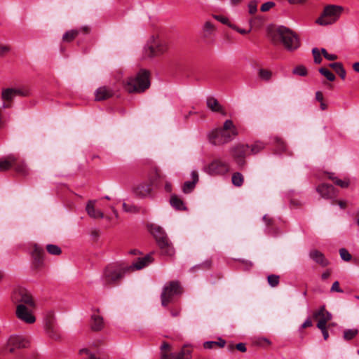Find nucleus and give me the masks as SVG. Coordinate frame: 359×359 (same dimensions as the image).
I'll list each match as a JSON object with an SVG mask.
<instances>
[{
	"mask_svg": "<svg viewBox=\"0 0 359 359\" xmlns=\"http://www.w3.org/2000/svg\"><path fill=\"white\" fill-rule=\"evenodd\" d=\"M123 209L125 212L130 213H137L139 212V208L137 206L126 203H123Z\"/></svg>",
	"mask_w": 359,
	"mask_h": 359,
	"instance_id": "a18cd8bd",
	"label": "nucleus"
},
{
	"mask_svg": "<svg viewBox=\"0 0 359 359\" xmlns=\"http://www.w3.org/2000/svg\"><path fill=\"white\" fill-rule=\"evenodd\" d=\"M161 359H191V349L184 346L181 351L177 354L171 352V346L167 342L161 346Z\"/></svg>",
	"mask_w": 359,
	"mask_h": 359,
	"instance_id": "423d86ee",
	"label": "nucleus"
},
{
	"mask_svg": "<svg viewBox=\"0 0 359 359\" xmlns=\"http://www.w3.org/2000/svg\"><path fill=\"white\" fill-rule=\"evenodd\" d=\"M152 191V184L151 183H142L136 187L135 193L140 198H147L151 196Z\"/></svg>",
	"mask_w": 359,
	"mask_h": 359,
	"instance_id": "412c9836",
	"label": "nucleus"
},
{
	"mask_svg": "<svg viewBox=\"0 0 359 359\" xmlns=\"http://www.w3.org/2000/svg\"><path fill=\"white\" fill-rule=\"evenodd\" d=\"M149 229L151 233L155 237L158 245L161 243L162 241H164L168 239L166 233L160 226L152 224L149 226Z\"/></svg>",
	"mask_w": 359,
	"mask_h": 359,
	"instance_id": "6ab92c4d",
	"label": "nucleus"
},
{
	"mask_svg": "<svg viewBox=\"0 0 359 359\" xmlns=\"http://www.w3.org/2000/svg\"><path fill=\"white\" fill-rule=\"evenodd\" d=\"M15 96L27 97L29 95V90L26 87H21L18 88H13Z\"/></svg>",
	"mask_w": 359,
	"mask_h": 359,
	"instance_id": "37998d69",
	"label": "nucleus"
},
{
	"mask_svg": "<svg viewBox=\"0 0 359 359\" xmlns=\"http://www.w3.org/2000/svg\"><path fill=\"white\" fill-rule=\"evenodd\" d=\"M275 142H276V148L280 151H284L286 150L287 149V145L285 143V142L280 137H276L275 138Z\"/></svg>",
	"mask_w": 359,
	"mask_h": 359,
	"instance_id": "de8ad7c7",
	"label": "nucleus"
},
{
	"mask_svg": "<svg viewBox=\"0 0 359 359\" xmlns=\"http://www.w3.org/2000/svg\"><path fill=\"white\" fill-rule=\"evenodd\" d=\"M150 86L149 72L145 69L140 70L135 77L128 78L124 88L129 93H141Z\"/></svg>",
	"mask_w": 359,
	"mask_h": 359,
	"instance_id": "20e7f679",
	"label": "nucleus"
},
{
	"mask_svg": "<svg viewBox=\"0 0 359 359\" xmlns=\"http://www.w3.org/2000/svg\"><path fill=\"white\" fill-rule=\"evenodd\" d=\"M216 346V341H205L203 344V347L206 349H211Z\"/></svg>",
	"mask_w": 359,
	"mask_h": 359,
	"instance_id": "4d7b16f0",
	"label": "nucleus"
},
{
	"mask_svg": "<svg viewBox=\"0 0 359 359\" xmlns=\"http://www.w3.org/2000/svg\"><path fill=\"white\" fill-rule=\"evenodd\" d=\"M164 182V191L167 193H170L172 191V182L167 180L166 177L163 180Z\"/></svg>",
	"mask_w": 359,
	"mask_h": 359,
	"instance_id": "603ef678",
	"label": "nucleus"
},
{
	"mask_svg": "<svg viewBox=\"0 0 359 359\" xmlns=\"http://www.w3.org/2000/svg\"><path fill=\"white\" fill-rule=\"evenodd\" d=\"M17 158H0V171L13 168L17 172L26 175L27 169L23 162H17Z\"/></svg>",
	"mask_w": 359,
	"mask_h": 359,
	"instance_id": "f8f14e48",
	"label": "nucleus"
},
{
	"mask_svg": "<svg viewBox=\"0 0 359 359\" xmlns=\"http://www.w3.org/2000/svg\"><path fill=\"white\" fill-rule=\"evenodd\" d=\"M150 183L156 187H159L160 181L165 180V176L162 175L160 170L155 168L154 172L150 175Z\"/></svg>",
	"mask_w": 359,
	"mask_h": 359,
	"instance_id": "a878e982",
	"label": "nucleus"
},
{
	"mask_svg": "<svg viewBox=\"0 0 359 359\" xmlns=\"http://www.w3.org/2000/svg\"><path fill=\"white\" fill-rule=\"evenodd\" d=\"M45 330L48 335L53 339L57 341L60 339L61 335L57 325L46 327Z\"/></svg>",
	"mask_w": 359,
	"mask_h": 359,
	"instance_id": "c85d7f7f",
	"label": "nucleus"
},
{
	"mask_svg": "<svg viewBox=\"0 0 359 359\" xmlns=\"http://www.w3.org/2000/svg\"><path fill=\"white\" fill-rule=\"evenodd\" d=\"M11 299L16 306L20 304H22L24 306H35V302L31 293L23 287L15 288L13 292Z\"/></svg>",
	"mask_w": 359,
	"mask_h": 359,
	"instance_id": "0eeeda50",
	"label": "nucleus"
},
{
	"mask_svg": "<svg viewBox=\"0 0 359 359\" xmlns=\"http://www.w3.org/2000/svg\"><path fill=\"white\" fill-rule=\"evenodd\" d=\"M215 18L222 22V24L227 25L229 26V24H231L229 22V20L227 18L222 16V15H215Z\"/></svg>",
	"mask_w": 359,
	"mask_h": 359,
	"instance_id": "5fc2aeb1",
	"label": "nucleus"
},
{
	"mask_svg": "<svg viewBox=\"0 0 359 359\" xmlns=\"http://www.w3.org/2000/svg\"><path fill=\"white\" fill-rule=\"evenodd\" d=\"M43 253L44 251L41 247L37 245L36 244L34 245L32 256L36 261L41 262Z\"/></svg>",
	"mask_w": 359,
	"mask_h": 359,
	"instance_id": "f704fd0d",
	"label": "nucleus"
},
{
	"mask_svg": "<svg viewBox=\"0 0 359 359\" xmlns=\"http://www.w3.org/2000/svg\"><path fill=\"white\" fill-rule=\"evenodd\" d=\"M181 292L182 288L177 281H171L165 285L161 295L162 306H167L172 301L173 297Z\"/></svg>",
	"mask_w": 359,
	"mask_h": 359,
	"instance_id": "6e6552de",
	"label": "nucleus"
},
{
	"mask_svg": "<svg viewBox=\"0 0 359 359\" xmlns=\"http://www.w3.org/2000/svg\"><path fill=\"white\" fill-rule=\"evenodd\" d=\"M55 325H57L55 323L54 313L52 311H48L44 319V327L46 328Z\"/></svg>",
	"mask_w": 359,
	"mask_h": 359,
	"instance_id": "e433bc0d",
	"label": "nucleus"
},
{
	"mask_svg": "<svg viewBox=\"0 0 359 359\" xmlns=\"http://www.w3.org/2000/svg\"><path fill=\"white\" fill-rule=\"evenodd\" d=\"M229 27H230L231 28L236 30L238 33L241 34H246L248 33H249L250 32V30H245V29H241L239 27H238L237 26H236L235 25H233V24H229Z\"/></svg>",
	"mask_w": 359,
	"mask_h": 359,
	"instance_id": "6e6d98bb",
	"label": "nucleus"
},
{
	"mask_svg": "<svg viewBox=\"0 0 359 359\" xmlns=\"http://www.w3.org/2000/svg\"><path fill=\"white\" fill-rule=\"evenodd\" d=\"M226 341L225 340L222 339V338H219L218 341H216V346H218L220 348H222L225 346Z\"/></svg>",
	"mask_w": 359,
	"mask_h": 359,
	"instance_id": "0e129e2a",
	"label": "nucleus"
},
{
	"mask_svg": "<svg viewBox=\"0 0 359 359\" xmlns=\"http://www.w3.org/2000/svg\"><path fill=\"white\" fill-rule=\"evenodd\" d=\"M46 250L49 254L53 255H59L62 252L60 248L53 244L47 245Z\"/></svg>",
	"mask_w": 359,
	"mask_h": 359,
	"instance_id": "79ce46f5",
	"label": "nucleus"
},
{
	"mask_svg": "<svg viewBox=\"0 0 359 359\" xmlns=\"http://www.w3.org/2000/svg\"><path fill=\"white\" fill-rule=\"evenodd\" d=\"M358 334V330L356 328L346 329L343 332V339L346 341H350L355 338Z\"/></svg>",
	"mask_w": 359,
	"mask_h": 359,
	"instance_id": "c9c22d12",
	"label": "nucleus"
},
{
	"mask_svg": "<svg viewBox=\"0 0 359 359\" xmlns=\"http://www.w3.org/2000/svg\"><path fill=\"white\" fill-rule=\"evenodd\" d=\"M309 256L314 262L322 267H325L330 264V262L325 257L324 254L318 250L313 249L310 250Z\"/></svg>",
	"mask_w": 359,
	"mask_h": 359,
	"instance_id": "f3484780",
	"label": "nucleus"
},
{
	"mask_svg": "<svg viewBox=\"0 0 359 359\" xmlns=\"http://www.w3.org/2000/svg\"><path fill=\"white\" fill-rule=\"evenodd\" d=\"M312 53L313 55L314 62L316 64H320L322 61V57L320 56V53L318 48H315L312 50Z\"/></svg>",
	"mask_w": 359,
	"mask_h": 359,
	"instance_id": "3c124183",
	"label": "nucleus"
},
{
	"mask_svg": "<svg viewBox=\"0 0 359 359\" xmlns=\"http://www.w3.org/2000/svg\"><path fill=\"white\" fill-rule=\"evenodd\" d=\"M236 155L238 156H249L250 146L248 144H238L234 147Z\"/></svg>",
	"mask_w": 359,
	"mask_h": 359,
	"instance_id": "473e14b6",
	"label": "nucleus"
},
{
	"mask_svg": "<svg viewBox=\"0 0 359 359\" xmlns=\"http://www.w3.org/2000/svg\"><path fill=\"white\" fill-rule=\"evenodd\" d=\"M332 292H343V290L339 287V283L338 281H335L331 287Z\"/></svg>",
	"mask_w": 359,
	"mask_h": 359,
	"instance_id": "13d9d810",
	"label": "nucleus"
},
{
	"mask_svg": "<svg viewBox=\"0 0 359 359\" xmlns=\"http://www.w3.org/2000/svg\"><path fill=\"white\" fill-rule=\"evenodd\" d=\"M314 318H319L317 323L318 328H323L324 325L332 319V314L326 311L325 306H321L320 309L313 313Z\"/></svg>",
	"mask_w": 359,
	"mask_h": 359,
	"instance_id": "2eb2a0df",
	"label": "nucleus"
},
{
	"mask_svg": "<svg viewBox=\"0 0 359 359\" xmlns=\"http://www.w3.org/2000/svg\"><path fill=\"white\" fill-rule=\"evenodd\" d=\"M328 178L334 182V183L341 187V188H347L349 186L350 182L349 180L345 178L344 180L339 179L335 177L334 173H328Z\"/></svg>",
	"mask_w": 359,
	"mask_h": 359,
	"instance_id": "cd10ccee",
	"label": "nucleus"
},
{
	"mask_svg": "<svg viewBox=\"0 0 359 359\" xmlns=\"http://www.w3.org/2000/svg\"><path fill=\"white\" fill-rule=\"evenodd\" d=\"M169 48L168 43L163 40H158L153 45L145 48V55L148 57H158L165 53Z\"/></svg>",
	"mask_w": 359,
	"mask_h": 359,
	"instance_id": "9d476101",
	"label": "nucleus"
},
{
	"mask_svg": "<svg viewBox=\"0 0 359 359\" xmlns=\"http://www.w3.org/2000/svg\"><path fill=\"white\" fill-rule=\"evenodd\" d=\"M229 169L228 165L220 158H215L205 167V171L210 175H224L229 171Z\"/></svg>",
	"mask_w": 359,
	"mask_h": 359,
	"instance_id": "ddd939ff",
	"label": "nucleus"
},
{
	"mask_svg": "<svg viewBox=\"0 0 359 359\" xmlns=\"http://www.w3.org/2000/svg\"><path fill=\"white\" fill-rule=\"evenodd\" d=\"M319 329H320V330H321V332H322V334H323V338H324V339H325V340H327V339H328V337H329V334H328V332H327V329H326V325H324V326H323V328H319Z\"/></svg>",
	"mask_w": 359,
	"mask_h": 359,
	"instance_id": "bf43d9fd",
	"label": "nucleus"
},
{
	"mask_svg": "<svg viewBox=\"0 0 359 359\" xmlns=\"http://www.w3.org/2000/svg\"><path fill=\"white\" fill-rule=\"evenodd\" d=\"M275 6V4L272 1H268L264 4H263L261 6V11L262 12H266L270 10L271 8H273Z\"/></svg>",
	"mask_w": 359,
	"mask_h": 359,
	"instance_id": "864d4df0",
	"label": "nucleus"
},
{
	"mask_svg": "<svg viewBox=\"0 0 359 359\" xmlns=\"http://www.w3.org/2000/svg\"><path fill=\"white\" fill-rule=\"evenodd\" d=\"M191 181H187L182 186V191L184 194L191 193L195 188L196 183L198 182V175L196 170H193L191 173Z\"/></svg>",
	"mask_w": 359,
	"mask_h": 359,
	"instance_id": "5701e85b",
	"label": "nucleus"
},
{
	"mask_svg": "<svg viewBox=\"0 0 359 359\" xmlns=\"http://www.w3.org/2000/svg\"><path fill=\"white\" fill-rule=\"evenodd\" d=\"M215 30V27L212 22L209 21L205 22L203 28V36L205 38L210 37L214 34Z\"/></svg>",
	"mask_w": 359,
	"mask_h": 359,
	"instance_id": "2f4dec72",
	"label": "nucleus"
},
{
	"mask_svg": "<svg viewBox=\"0 0 359 359\" xmlns=\"http://www.w3.org/2000/svg\"><path fill=\"white\" fill-rule=\"evenodd\" d=\"M269 36L273 43L280 42L288 51L299 48L301 42L298 35L290 29L280 26L269 32Z\"/></svg>",
	"mask_w": 359,
	"mask_h": 359,
	"instance_id": "f257e3e1",
	"label": "nucleus"
},
{
	"mask_svg": "<svg viewBox=\"0 0 359 359\" xmlns=\"http://www.w3.org/2000/svg\"><path fill=\"white\" fill-rule=\"evenodd\" d=\"M114 90L107 86L98 88L95 93V99L96 101H102L111 97L114 95Z\"/></svg>",
	"mask_w": 359,
	"mask_h": 359,
	"instance_id": "aec40b11",
	"label": "nucleus"
},
{
	"mask_svg": "<svg viewBox=\"0 0 359 359\" xmlns=\"http://www.w3.org/2000/svg\"><path fill=\"white\" fill-rule=\"evenodd\" d=\"M257 11V1L255 0L250 1L248 4V11L249 13L252 15L255 14Z\"/></svg>",
	"mask_w": 359,
	"mask_h": 359,
	"instance_id": "8fccbe9b",
	"label": "nucleus"
},
{
	"mask_svg": "<svg viewBox=\"0 0 359 359\" xmlns=\"http://www.w3.org/2000/svg\"><path fill=\"white\" fill-rule=\"evenodd\" d=\"M238 135V130L233 121L226 120L221 128L211 131L208 137L210 143L215 145H221L229 142Z\"/></svg>",
	"mask_w": 359,
	"mask_h": 359,
	"instance_id": "7ed1b4c3",
	"label": "nucleus"
},
{
	"mask_svg": "<svg viewBox=\"0 0 359 359\" xmlns=\"http://www.w3.org/2000/svg\"><path fill=\"white\" fill-rule=\"evenodd\" d=\"M258 76L262 81H269L273 76V72L267 69H259L258 70Z\"/></svg>",
	"mask_w": 359,
	"mask_h": 359,
	"instance_id": "72a5a7b5",
	"label": "nucleus"
},
{
	"mask_svg": "<svg viewBox=\"0 0 359 359\" xmlns=\"http://www.w3.org/2000/svg\"><path fill=\"white\" fill-rule=\"evenodd\" d=\"M236 348H237L238 351H241V352H243V353H244V352H245V351H246L245 344H243V343H239V344H236Z\"/></svg>",
	"mask_w": 359,
	"mask_h": 359,
	"instance_id": "052dcab7",
	"label": "nucleus"
},
{
	"mask_svg": "<svg viewBox=\"0 0 359 359\" xmlns=\"http://www.w3.org/2000/svg\"><path fill=\"white\" fill-rule=\"evenodd\" d=\"M28 341L22 336L12 334L8 337L3 345V348L10 353H14L15 350L26 348Z\"/></svg>",
	"mask_w": 359,
	"mask_h": 359,
	"instance_id": "1a4fd4ad",
	"label": "nucleus"
},
{
	"mask_svg": "<svg viewBox=\"0 0 359 359\" xmlns=\"http://www.w3.org/2000/svg\"><path fill=\"white\" fill-rule=\"evenodd\" d=\"M79 31L77 29H71L66 32L62 36V41L64 42H71L76 39L79 35Z\"/></svg>",
	"mask_w": 359,
	"mask_h": 359,
	"instance_id": "7c9ffc66",
	"label": "nucleus"
},
{
	"mask_svg": "<svg viewBox=\"0 0 359 359\" xmlns=\"http://www.w3.org/2000/svg\"><path fill=\"white\" fill-rule=\"evenodd\" d=\"M319 72L330 81H333L335 79V76L329 69L325 67L320 68Z\"/></svg>",
	"mask_w": 359,
	"mask_h": 359,
	"instance_id": "49530a36",
	"label": "nucleus"
},
{
	"mask_svg": "<svg viewBox=\"0 0 359 359\" xmlns=\"http://www.w3.org/2000/svg\"><path fill=\"white\" fill-rule=\"evenodd\" d=\"M330 67L333 69L335 72L342 79H345L346 72L341 62H334L330 65Z\"/></svg>",
	"mask_w": 359,
	"mask_h": 359,
	"instance_id": "c756f323",
	"label": "nucleus"
},
{
	"mask_svg": "<svg viewBox=\"0 0 359 359\" xmlns=\"http://www.w3.org/2000/svg\"><path fill=\"white\" fill-rule=\"evenodd\" d=\"M339 255L341 258L346 262H349L352 258L351 255L345 248H341L339 250Z\"/></svg>",
	"mask_w": 359,
	"mask_h": 359,
	"instance_id": "09e8293b",
	"label": "nucleus"
},
{
	"mask_svg": "<svg viewBox=\"0 0 359 359\" xmlns=\"http://www.w3.org/2000/svg\"><path fill=\"white\" fill-rule=\"evenodd\" d=\"M307 69L304 65H297L292 69V74L294 75L305 76L307 75Z\"/></svg>",
	"mask_w": 359,
	"mask_h": 359,
	"instance_id": "a19ab883",
	"label": "nucleus"
},
{
	"mask_svg": "<svg viewBox=\"0 0 359 359\" xmlns=\"http://www.w3.org/2000/svg\"><path fill=\"white\" fill-rule=\"evenodd\" d=\"M330 274H331V271L330 270H327L326 271L323 273L321 278L323 280H326L330 277Z\"/></svg>",
	"mask_w": 359,
	"mask_h": 359,
	"instance_id": "338daca9",
	"label": "nucleus"
},
{
	"mask_svg": "<svg viewBox=\"0 0 359 359\" xmlns=\"http://www.w3.org/2000/svg\"><path fill=\"white\" fill-rule=\"evenodd\" d=\"M15 97L13 92V88H6L2 90L1 98L4 101H11Z\"/></svg>",
	"mask_w": 359,
	"mask_h": 359,
	"instance_id": "ea45409f",
	"label": "nucleus"
},
{
	"mask_svg": "<svg viewBox=\"0 0 359 359\" xmlns=\"http://www.w3.org/2000/svg\"><path fill=\"white\" fill-rule=\"evenodd\" d=\"M153 262V258L151 255H147L144 257H140L137 259V261L134 262L132 264L128 265L126 264V268L128 272H132L135 270H141L145 266H148Z\"/></svg>",
	"mask_w": 359,
	"mask_h": 359,
	"instance_id": "4468645a",
	"label": "nucleus"
},
{
	"mask_svg": "<svg viewBox=\"0 0 359 359\" xmlns=\"http://www.w3.org/2000/svg\"><path fill=\"white\" fill-rule=\"evenodd\" d=\"M170 203L172 208L177 210H186L183 201L175 194H172L170 198Z\"/></svg>",
	"mask_w": 359,
	"mask_h": 359,
	"instance_id": "bb28decb",
	"label": "nucleus"
},
{
	"mask_svg": "<svg viewBox=\"0 0 359 359\" xmlns=\"http://www.w3.org/2000/svg\"><path fill=\"white\" fill-rule=\"evenodd\" d=\"M312 326V322L310 318L306 319L304 323L302 325V328H306Z\"/></svg>",
	"mask_w": 359,
	"mask_h": 359,
	"instance_id": "e2e57ef3",
	"label": "nucleus"
},
{
	"mask_svg": "<svg viewBox=\"0 0 359 359\" xmlns=\"http://www.w3.org/2000/svg\"><path fill=\"white\" fill-rule=\"evenodd\" d=\"M158 246L161 249V253L164 255L172 257L175 254V249L169 239L164 241H162L161 243L158 244Z\"/></svg>",
	"mask_w": 359,
	"mask_h": 359,
	"instance_id": "b1692460",
	"label": "nucleus"
},
{
	"mask_svg": "<svg viewBox=\"0 0 359 359\" xmlns=\"http://www.w3.org/2000/svg\"><path fill=\"white\" fill-rule=\"evenodd\" d=\"M231 182L236 187H241L244 182V177L240 172H234L231 177Z\"/></svg>",
	"mask_w": 359,
	"mask_h": 359,
	"instance_id": "4c0bfd02",
	"label": "nucleus"
},
{
	"mask_svg": "<svg viewBox=\"0 0 359 359\" xmlns=\"http://www.w3.org/2000/svg\"><path fill=\"white\" fill-rule=\"evenodd\" d=\"M35 306H25L22 304L18 305L16 306L15 315L16 317L21 321L27 323L32 324L36 321V318L33 314V309Z\"/></svg>",
	"mask_w": 359,
	"mask_h": 359,
	"instance_id": "9b49d317",
	"label": "nucleus"
},
{
	"mask_svg": "<svg viewBox=\"0 0 359 359\" xmlns=\"http://www.w3.org/2000/svg\"><path fill=\"white\" fill-rule=\"evenodd\" d=\"M126 264L116 262L107 265L103 270L101 281L104 287H112L120 284L128 273Z\"/></svg>",
	"mask_w": 359,
	"mask_h": 359,
	"instance_id": "f03ea898",
	"label": "nucleus"
},
{
	"mask_svg": "<svg viewBox=\"0 0 359 359\" xmlns=\"http://www.w3.org/2000/svg\"><path fill=\"white\" fill-rule=\"evenodd\" d=\"M104 327L103 318L97 313L91 316V328L94 331H100Z\"/></svg>",
	"mask_w": 359,
	"mask_h": 359,
	"instance_id": "393cba45",
	"label": "nucleus"
},
{
	"mask_svg": "<svg viewBox=\"0 0 359 359\" xmlns=\"http://www.w3.org/2000/svg\"><path fill=\"white\" fill-rule=\"evenodd\" d=\"M316 100H318V102H321L323 100V95L322 93V92L320 91H317L316 93Z\"/></svg>",
	"mask_w": 359,
	"mask_h": 359,
	"instance_id": "69168bd1",
	"label": "nucleus"
},
{
	"mask_svg": "<svg viewBox=\"0 0 359 359\" xmlns=\"http://www.w3.org/2000/svg\"><path fill=\"white\" fill-rule=\"evenodd\" d=\"M207 107L213 112H219L223 116L226 115V112L224 107L219 104L217 99L210 97L206 100Z\"/></svg>",
	"mask_w": 359,
	"mask_h": 359,
	"instance_id": "4be33fe9",
	"label": "nucleus"
},
{
	"mask_svg": "<svg viewBox=\"0 0 359 359\" xmlns=\"http://www.w3.org/2000/svg\"><path fill=\"white\" fill-rule=\"evenodd\" d=\"M95 200H90L86 205V210L87 212L88 215L93 219L100 218L102 219L104 217V213L95 208Z\"/></svg>",
	"mask_w": 359,
	"mask_h": 359,
	"instance_id": "a211bd4d",
	"label": "nucleus"
},
{
	"mask_svg": "<svg viewBox=\"0 0 359 359\" xmlns=\"http://www.w3.org/2000/svg\"><path fill=\"white\" fill-rule=\"evenodd\" d=\"M280 276L275 274L269 275L267 277V280L270 286L274 287L279 284Z\"/></svg>",
	"mask_w": 359,
	"mask_h": 359,
	"instance_id": "c03bdc74",
	"label": "nucleus"
},
{
	"mask_svg": "<svg viewBox=\"0 0 359 359\" xmlns=\"http://www.w3.org/2000/svg\"><path fill=\"white\" fill-rule=\"evenodd\" d=\"M352 68L354 72L359 73V62H355L352 65Z\"/></svg>",
	"mask_w": 359,
	"mask_h": 359,
	"instance_id": "774afa93",
	"label": "nucleus"
},
{
	"mask_svg": "<svg viewBox=\"0 0 359 359\" xmlns=\"http://www.w3.org/2000/svg\"><path fill=\"white\" fill-rule=\"evenodd\" d=\"M264 144L262 142H255V144L250 146L249 156L256 155L260 151L264 149Z\"/></svg>",
	"mask_w": 359,
	"mask_h": 359,
	"instance_id": "58836bf2",
	"label": "nucleus"
},
{
	"mask_svg": "<svg viewBox=\"0 0 359 359\" xmlns=\"http://www.w3.org/2000/svg\"><path fill=\"white\" fill-rule=\"evenodd\" d=\"M325 57L328 60H330V61H334V60H336L338 57L337 55L335 54H330V53H327Z\"/></svg>",
	"mask_w": 359,
	"mask_h": 359,
	"instance_id": "680f3d73",
	"label": "nucleus"
},
{
	"mask_svg": "<svg viewBox=\"0 0 359 359\" xmlns=\"http://www.w3.org/2000/svg\"><path fill=\"white\" fill-rule=\"evenodd\" d=\"M342 11V7L339 6H327L322 15L316 20V23L323 26L333 24L339 19Z\"/></svg>",
	"mask_w": 359,
	"mask_h": 359,
	"instance_id": "39448f33",
	"label": "nucleus"
},
{
	"mask_svg": "<svg viewBox=\"0 0 359 359\" xmlns=\"http://www.w3.org/2000/svg\"><path fill=\"white\" fill-rule=\"evenodd\" d=\"M316 191L322 198L330 199L337 196V192L333 186L327 184H322L316 187Z\"/></svg>",
	"mask_w": 359,
	"mask_h": 359,
	"instance_id": "dca6fc26",
	"label": "nucleus"
}]
</instances>
